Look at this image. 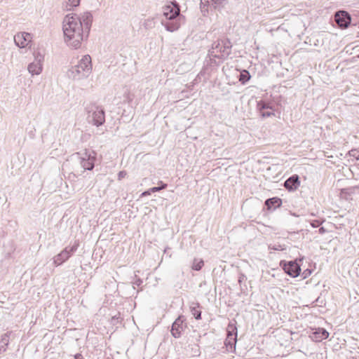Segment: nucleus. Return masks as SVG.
<instances>
[{
    "instance_id": "f257e3e1",
    "label": "nucleus",
    "mask_w": 359,
    "mask_h": 359,
    "mask_svg": "<svg viewBox=\"0 0 359 359\" xmlns=\"http://www.w3.org/2000/svg\"><path fill=\"white\" fill-rule=\"evenodd\" d=\"M90 16L87 15L83 22L74 14L66 15L63 22L65 40L68 46L78 48L83 40L84 32H88Z\"/></svg>"
},
{
    "instance_id": "f03ea898",
    "label": "nucleus",
    "mask_w": 359,
    "mask_h": 359,
    "mask_svg": "<svg viewBox=\"0 0 359 359\" xmlns=\"http://www.w3.org/2000/svg\"><path fill=\"white\" fill-rule=\"evenodd\" d=\"M78 248L79 243L76 241L72 246L66 247L61 252L54 257V264L56 266H60L63 264L77 250Z\"/></svg>"
},
{
    "instance_id": "7ed1b4c3",
    "label": "nucleus",
    "mask_w": 359,
    "mask_h": 359,
    "mask_svg": "<svg viewBox=\"0 0 359 359\" xmlns=\"http://www.w3.org/2000/svg\"><path fill=\"white\" fill-rule=\"evenodd\" d=\"M185 318L183 316H180L172 323L171 328V334L175 338H180L182 332L187 327L184 324Z\"/></svg>"
},
{
    "instance_id": "20e7f679",
    "label": "nucleus",
    "mask_w": 359,
    "mask_h": 359,
    "mask_svg": "<svg viewBox=\"0 0 359 359\" xmlns=\"http://www.w3.org/2000/svg\"><path fill=\"white\" fill-rule=\"evenodd\" d=\"M91 69V57L90 55H84L79 61L78 65L75 67V71L77 74L88 73Z\"/></svg>"
},
{
    "instance_id": "39448f33",
    "label": "nucleus",
    "mask_w": 359,
    "mask_h": 359,
    "mask_svg": "<svg viewBox=\"0 0 359 359\" xmlns=\"http://www.w3.org/2000/svg\"><path fill=\"white\" fill-rule=\"evenodd\" d=\"M351 15L346 11H338V28L344 29L348 28L351 23Z\"/></svg>"
},
{
    "instance_id": "423d86ee",
    "label": "nucleus",
    "mask_w": 359,
    "mask_h": 359,
    "mask_svg": "<svg viewBox=\"0 0 359 359\" xmlns=\"http://www.w3.org/2000/svg\"><path fill=\"white\" fill-rule=\"evenodd\" d=\"M35 59L36 61L28 66V70L32 75H38L42 72V61L43 60V56L41 54L38 53L37 55H35Z\"/></svg>"
},
{
    "instance_id": "0eeeda50",
    "label": "nucleus",
    "mask_w": 359,
    "mask_h": 359,
    "mask_svg": "<svg viewBox=\"0 0 359 359\" xmlns=\"http://www.w3.org/2000/svg\"><path fill=\"white\" fill-rule=\"evenodd\" d=\"M14 41L16 45L20 48L27 46L32 41V36L27 32L18 33L14 36Z\"/></svg>"
},
{
    "instance_id": "6e6552de",
    "label": "nucleus",
    "mask_w": 359,
    "mask_h": 359,
    "mask_svg": "<svg viewBox=\"0 0 359 359\" xmlns=\"http://www.w3.org/2000/svg\"><path fill=\"white\" fill-rule=\"evenodd\" d=\"M283 269L286 273L294 278L297 277L301 271L300 266L295 261L285 264Z\"/></svg>"
},
{
    "instance_id": "1a4fd4ad",
    "label": "nucleus",
    "mask_w": 359,
    "mask_h": 359,
    "mask_svg": "<svg viewBox=\"0 0 359 359\" xmlns=\"http://www.w3.org/2000/svg\"><path fill=\"white\" fill-rule=\"evenodd\" d=\"M180 14V8L177 4L171 3L163 8V15L167 19L172 20Z\"/></svg>"
},
{
    "instance_id": "9d476101",
    "label": "nucleus",
    "mask_w": 359,
    "mask_h": 359,
    "mask_svg": "<svg viewBox=\"0 0 359 359\" xmlns=\"http://www.w3.org/2000/svg\"><path fill=\"white\" fill-rule=\"evenodd\" d=\"M329 333L323 328H318L311 335V338L316 341H320L327 338Z\"/></svg>"
},
{
    "instance_id": "9b49d317",
    "label": "nucleus",
    "mask_w": 359,
    "mask_h": 359,
    "mask_svg": "<svg viewBox=\"0 0 359 359\" xmlns=\"http://www.w3.org/2000/svg\"><path fill=\"white\" fill-rule=\"evenodd\" d=\"M258 106L259 107V111L262 117L266 118L274 115L273 109L265 102H259Z\"/></svg>"
},
{
    "instance_id": "f8f14e48",
    "label": "nucleus",
    "mask_w": 359,
    "mask_h": 359,
    "mask_svg": "<svg viewBox=\"0 0 359 359\" xmlns=\"http://www.w3.org/2000/svg\"><path fill=\"white\" fill-rule=\"evenodd\" d=\"M282 204V200L278 197H273L271 198H268L265 201V205L267 207L268 210H271L272 208L276 209L278 208Z\"/></svg>"
},
{
    "instance_id": "ddd939ff",
    "label": "nucleus",
    "mask_w": 359,
    "mask_h": 359,
    "mask_svg": "<svg viewBox=\"0 0 359 359\" xmlns=\"http://www.w3.org/2000/svg\"><path fill=\"white\" fill-rule=\"evenodd\" d=\"M105 120L104 113L103 110H97L93 114V121L95 125L100 126L102 125Z\"/></svg>"
},
{
    "instance_id": "4468645a",
    "label": "nucleus",
    "mask_w": 359,
    "mask_h": 359,
    "mask_svg": "<svg viewBox=\"0 0 359 359\" xmlns=\"http://www.w3.org/2000/svg\"><path fill=\"white\" fill-rule=\"evenodd\" d=\"M72 182L73 181L72 180L69 181V183L70 184L71 186H72ZM55 184H57L58 181H55ZM59 182L60 183L59 191L62 193L70 194L71 191H74L73 189L69 188L68 181H59Z\"/></svg>"
},
{
    "instance_id": "2eb2a0df",
    "label": "nucleus",
    "mask_w": 359,
    "mask_h": 359,
    "mask_svg": "<svg viewBox=\"0 0 359 359\" xmlns=\"http://www.w3.org/2000/svg\"><path fill=\"white\" fill-rule=\"evenodd\" d=\"M95 158L94 156L89 155L88 159L83 158L81 165L86 170H92L94 167Z\"/></svg>"
},
{
    "instance_id": "dca6fc26",
    "label": "nucleus",
    "mask_w": 359,
    "mask_h": 359,
    "mask_svg": "<svg viewBox=\"0 0 359 359\" xmlns=\"http://www.w3.org/2000/svg\"><path fill=\"white\" fill-rule=\"evenodd\" d=\"M237 337H226L224 344L229 351H233L236 348Z\"/></svg>"
},
{
    "instance_id": "f3484780",
    "label": "nucleus",
    "mask_w": 359,
    "mask_h": 359,
    "mask_svg": "<svg viewBox=\"0 0 359 359\" xmlns=\"http://www.w3.org/2000/svg\"><path fill=\"white\" fill-rule=\"evenodd\" d=\"M226 337H237V327L235 323H229L226 327Z\"/></svg>"
},
{
    "instance_id": "a211bd4d",
    "label": "nucleus",
    "mask_w": 359,
    "mask_h": 359,
    "mask_svg": "<svg viewBox=\"0 0 359 359\" xmlns=\"http://www.w3.org/2000/svg\"><path fill=\"white\" fill-rule=\"evenodd\" d=\"M200 304L198 303H192L190 306L191 313L196 320L201 318V311L198 310Z\"/></svg>"
},
{
    "instance_id": "6ab92c4d",
    "label": "nucleus",
    "mask_w": 359,
    "mask_h": 359,
    "mask_svg": "<svg viewBox=\"0 0 359 359\" xmlns=\"http://www.w3.org/2000/svg\"><path fill=\"white\" fill-rule=\"evenodd\" d=\"M301 181H285L284 187L289 191H295L300 186Z\"/></svg>"
},
{
    "instance_id": "aec40b11",
    "label": "nucleus",
    "mask_w": 359,
    "mask_h": 359,
    "mask_svg": "<svg viewBox=\"0 0 359 359\" xmlns=\"http://www.w3.org/2000/svg\"><path fill=\"white\" fill-rule=\"evenodd\" d=\"M81 0H64L63 4L67 10H72L79 5Z\"/></svg>"
},
{
    "instance_id": "412c9836",
    "label": "nucleus",
    "mask_w": 359,
    "mask_h": 359,
    "mask_svg": "<svg viewBox=\"0 0 359 359\" xmlns=\"http://www.w3.org/2000/svg\"><path fill=\"white\" fill-rule=\"evenodd\" d=\"M8 335L7 334H5L1 336V338L0 339V353L4 352L6 351V346L8 344Z\"/></svg>"
},
{
    "instance_id": "4be33fe9",
    "label": "nucleus",
    "mask_w": 359,
    "mask_h": 359,
    "mask_svg": "<svg viewBox=\"0 0 359 359\" xmlns=\"http://www.w3.org/2000/svg\"><path fill=\"white\" fill-rule=\"evenodd\" d=\"M166 29L170 32L177 30L180 27V23L178 21L168 22L165 25Z\"/></svg>"
},
{
    "instance_id": "5701e85b",
    "label": "nucleus",
    "mask_w": 359,
    "mask_h": 359,
    "mask_svg": "<svg viewBox=\"0 0 359 359\" xmlns=\"http://www.w3.org/2000/svg\"><path fill=\"white\" fill-rule=\"evenodd\" d=\"M166 187H167V184H162L161 186L152 187V188L149 189V190L143 192L142 193V196L149 195L151 192L158 191H160L161 189H165Z\"/></svg>"
},
{
    "instance_id": "b1692460",
    "label": "nucleus",
    "mask_w": 359,
    "mask_h": 359,
    "mask_svg": "<svg viewBox=\"0 0 359 359\" xmlns=\"http://www.w3.org/2000/svg\"><path fill=\"white\" fill-rule=\"evenodd\" d=\"M203 266V261L201 259H194L193 261V264L191 268L193 270L199 271Z\"/></svg>"
},
{
    "instance_id": "393cba45",
    "label": "nucleus",
    "mask_w": 359,
    "mask_h": 359,
    "mask_svg": "<svg viewBox=\"0 0 359 359\" xmlns=\"http://www.w3.org/2000/svg\"><path fill=\"white\" fill-rule=\"evenodd\" d=\"M250 79V73L247 70H243L240 74L239 81L243 83H245Z\"/></svg>"
},
{
    "instance_id": "a878e982",
    "label": "nucleus",
    "mask_w": 359,
    "mask_h": 359,
    "mask_svg": "<svg viewBox=\"0 0 359 359\" xmlns=\"http://www.w3.org/2000/svg\"><path fill=\"white\" fill-rule=\"evenodd\" d=\"M348 155L351 158H353L355 160H359V150L352 149L348 151Z\"/></svg>"
},
{
    "instance_id": "bb28decb",
    "label": "nucleus",
    "mask_w": 359,
    "mask_h": 359,
    "mask_svg": "<svg viewBox=\"0 0 359 359\" xmlns=\"http://www.w3.org/2000/svg\"><path fill=\"white\" fill-rule=\"evenodd\" d=\"M269 248L271 250H284L285 249V247H283V245H281L280 244H277V245H270L269 246Z\"/></svg>"
},
{
    "instance_id": "cd10ccee",
    "label": "nucleus",
    "mask_w": 359,
    "mask_h": 359,
    "mask_svg": "<svg viewBox=\"0 0 359 359\" xmlns=\"http://www.w3.org/2000/svg\"><path fill=\"white\" fill-rule=\"evenodd\" d=\"M311 225L313 227L316 228V227L319 226L320 222L318 220H314L311 222Z\"/></svg>"
},
{
    "instance_id": "c85d7f7f",
    "label": "nucleus",
    "mask_w": 359,
    "mask_h": 359,
    "mask_svg": "<svg viewBox=\"0 0 359 359\" xmlns=\"http://www.w3.org/2000/svg\"><path fill=\"white\" fill-rule=\"evenodd\" d=\"M74 358H75V359H81L82 358V355L80 353H77V354L75 355Z\"/></svg>"
},
{
    "instance_id": "c756f323",
    "label": "nucleus",
    "mask_w": 359,
    "mask_h": 359,
    "mask_svg": "<svg viewBox=\"0 0 359 359\" xmlns=\"http://www.w3.org/2000/svg\"><path fill=\"white\" fill-rule=\"evenodd\" d=\"M288 180H298V178H297V177H294V176H292V177H291L288 178Z\"/></svg>"
},
{
    "instance_id": "7c9ffc66",
    "label": "nucleus",
    "mask_w": 359,
    "mask_h": 359,
    "mask_svg": "<svg viewBox=\"0 0 359 359\" xmlns=\"http://www.w3.org/2000/svg\"><path fill=\"white\" fill-rule=\"evenodd\" d=\"M334 21L337 22V13L334 15Z\"/></svg>"
},
{
    "instance_id": "2f4dec72",
    "label": "nucleus",
    "mask_w": 359,
    "mask_h": 359,
    "mask_svg": "<svg viewBox=\"0 0 359 359\" xmlns=\"http://www.w3.org/2000/svg\"><path fill=\"white\" fill-rule=\"evenodd\" d=\"M346 170H347V171H348V172H350V171H351L349 168H346Z\"/></svg>"
},
{
    "instance_id": "473e14b6",
    "label": "nucleus",
    "mask_w": 359,
    "mask_h": 359,
    "mask_svg": "<svg viewBox=\"0 0 359 359\" xmlns=\"http://www.w3.org/2000/svg\"><path fill=\"white\" fill-rule=\"evenodd\" d=\"M323 227H321V228L320 229V231H323Z\"/></svg>"
}]
</instances>
